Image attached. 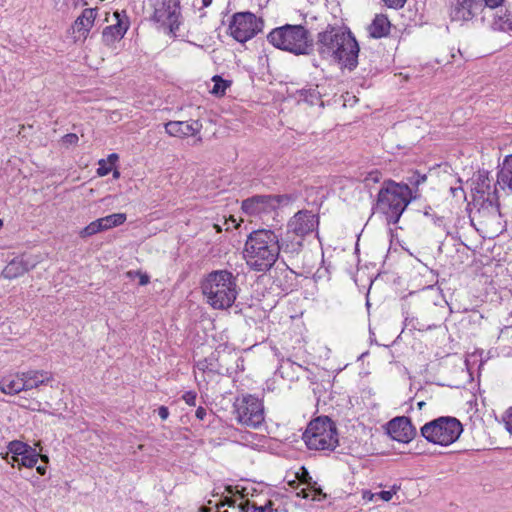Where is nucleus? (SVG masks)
<instances>
[{
  "label": "nucleus",
  "mask_w": 512,
  "mask_h": 512,
  "mask_svg": "<svg viewBox=\"0 0 512 512\" xmlns=\"http://www.w3.org/2000/svg\"><path fill=\"white\" fill-rule=\"evenodd\" d=\"M29 270L27 263L19 257L12 259L3 269L2 276L6 279H15Z\"/></svg>",
  "instance_id": "a878e982"
},
{
  "label": "nucleus",
  "mask_w": 512,
  "mask_h": 512,
  "mask_svg": "<svg viewBox=\"0 0 512 512\" xmlns=\"http://www.w3.org/2000/svg\"><path fill=\"white\" fill-rule=\"evenodd\" d=\"M484 12L480 0H452L450 17L452 21H470Z\"/></svg>",
  "instance_id": "4468645a"
},
{
  "label": "nucleus",
  "mask_w": 512,
  "mask_h": 512,
  "mask_svg": "<svg viewBox=\"0 0 512 512\" xmlns=\"http://www.w3.org/2000/svg\"><path fill=\"white\" fill-rule=\"evenodd\" d=\"M21 372L4 376L0 379V390L4 394L16 395L23 391Z\"/></svg>",
  "instance_id": "5701e85b"
},
{
  "label": "nucleus",
  "mask_w": 512,
  "mask_h": 512,
  "mask_svg": "<svg viewBox=\"0 0 512 512\" xmlns=\"http://www.w3.org/2000/svg\"><path fill=\"white\" fill-rule=\"evenodd\" d=\"M272 285L282 293L288 294L298 288V274L290 269L283 261V266H277L272 274Z\"/></svg>",
  "instance_id": "f3484780"
},
{
  "label": "nucleus",
  "mask_w": 512,
  "mask_h": 512,
  "mask_svg": "<svg viewBox=\"0 0 512 512\" xmlns=\"http://www.w3.org/2000/svg\"><path fill=\"white\" fill-rule=\"evenodd\" d=\"M430 211H431V208H429L428 210H426V211L424 212L425 216H430Z\"/></svg>",
  "instance_id": "bf43d9fd"
},
{
  "label": "nucleus",
  "mask_w": 512,
  "mask_h": 512,
  "mask_svg": "<svg viewBox=\"0 0 512 512\" xmlns=\"http://www.w3.org/2000/svg\"><path fill=\"white\" fill-rule=\"evenodd\" d=\"M286 199L285 195H255L242 202V210L249 215H258L276 209Z\"/></svg>",
  "instance_id": "f8f14e48"
},
{
  "label": "nucleus",
  "mask_w": 512,
  "mask_h": 512,
  "mask_svg": "<svg viewBox=\"0 0 512 512\" xmlns=\"http://www.w3.org/2000/svg\"><path fill=\"white\" fill-rule=\"evenodd\" d=\"M23 391L37 389L53 381V375L49 371L30 369L21 372Z\"/></svg>",
  "instance_id": "a211bd4d"
},
{
  "label": "nucleus",
  "mask_w": 512,
  "mask_h": 512,
  "mask_svg": "<svg viewBox=\"0 0 512 512\" xmlns=\"http://www.w3.org/2000/svg\"><path fill=\"white\" fill-rule=\"evenodd\" d=\"M301 96L303 97L304 101L308 102L311 105H315L321 98L322 94L319 91V86H309L306 88H303L301 90Z\"/></svg>",
  "instance_id": "7c9ffc66"
},
{
  "label": "nucleus",
  "mask_w": 512,
  "mask_h": 512,
  "mask_svg": "<svg viewBox=\"0 0 512 512\" xmlns=\"http://www.w3.org/2000/svg\"><path fill=\"white\" fill-rule=\"evenodd\" d=\"M207 415V411L204 407L202 406H199L197 409H196V412H195V416L197 417V419L199 420H204V418L206 417Z\"/></svg>",
  "instance_id": "8fccbe9b"
},
{
  "label": "nucleus",
  "mask_w": 512,
  "mask_h": 512,
  "mask_svg": "<svg viewBox=\"0 0 512 512\" xmlns=\"http://www.w3.org/2000/svg\"><path fill=\"white\" fill-rule=\"evenodd\" d=\"M3 226V222L2 220L0 219V228Z\"/></svg>",
  "instance_id": "680f3d73"
},
{
  "label": "nucleus",
  "mask_w": 512,
  "mask_h": 512,
  "mask_svg": "<svg viewBox=\"0 0 512 512\" xmlns=\"http://www.w3.org/2000/svg\"><path fill=\"white\" fill-rule=\"evenodd\" d=\"M382 172L378 169L371 170L366 173L363 182L366 186H369L371 184L379 183L382 179Z\"/></svg>",
  "instance_id": "4c0bfd02"
},
{
  "label": "nucleus",
  "mask_w": 512,
  "mask_h": 512,
  "mask_svg": "<svg viewBox=\"0 0 512 512\" xmlns=\"http://www.w3.org/2000/svg\"><path fill=\"white\" fill-rule=\"evenodd\" d=\"M102 231H105V229H104L101 219L99 218V219H96L95 221H92L90 224H88L86 227H84L80 231V236L82 238H87V237L93 236Z\"/></svg>",
  "instance_id": "473e14b6"
},
{
  "label": "nucleus",
  "mask_w": 512,
  "mask_h": 512,
  "mask_svg": "<svg viewBox=\"0 0 512 512\" xmlns=\"http://www.w3.org/2000/svg\"><path fill=\"white\" fill-rule=\"evenodd\" d=\"M196 397L197 394L194 391H187L183 394L182 399L185 401L186 404L190 406L196 405Z\"/></svg>",
  "instance_id": "37998d69"
},
{
  "label": "nucleus",
  "mask_w": 512,
  "mask_h": 512,
  "mask_svg": "<svg viewBox=\"0 0 512 512\" xmlns=\"http://www.w3.org/2000/svg\"><path fill=\"white\" fill-rule=\"evenodd\" d=\"M2 440H3V436H2V435H0V442H1Z\"/></svg>",
  "instance_id": "e2e57ef3"
},
{
  "label": "nucleus",
  "mask_w": 512,
  "mask_h": 512,
  "mask_svg": "<svg viewBox=\"0 0 512 512\" xmlns=\"http://www.w3.org/2000/svg\"><path fill=\"white\" fill-rule=\"evenodd\" d=\"M316 50L322 59L332 61L350 71L358 65V42L345 27L328 25L324 31L319 32Z\"/></svg>",
  "instance_id": "f257e3e1"
},
{
  "label": "nucleus",
  "mask_w": 512,
  "mask_h": 512,
  "mask_svg": "<svg viewBox=\"0 0 512 512\" xmlns=\"http://www.w3.org/2000/svg\"><path fill=\"white\" fill-rule=\"evenodd\" d=\"M229 507L237 509L238 512H272L271 503L266 505L256 506L248 499L240 497L238 499H230L227 501Z\"/></svg>",
  "instance_id": "b1692460"
},
{
  "label": "nucleus",
  "mask_w": 512,
  "mask_h": 512,
  "mask_svg": "<svg viewBox=\"0 0 512 512\" xmlns=\"http://www.w3.org/2000/svg\"><path fill=\"white\" fill-rule=\"evenodd\" d=\"M412 189L408 184L387 179L378 191L374 210L383 215L388 224H397L412 201Z\"/></svg>",
  "instance_id": "7ed1b4c3"
},
{
  "label": "nucleus",
  "mask_w": 512,
  "mask_h": 512,
  "mask_svg": "<svg viewBox=\"0 0 512 512\" xmlns=\"http://www.w3.org/2000/svg\"><path fill=\"white\" fill-rule=\"evenodd\" d=\"M158 415L162 420H166L169 416V410L166 406H160L158 408Z\"/></svg>",
  "instance_id": "09e8293b"
},
{
  "label": "nucleus",
  "mask_w": 512,
  "mask_h": 512,
  "mask_svg": "<svg viewBox=\"0 0 512 512\" xmlns=\"http://www.w3.org/2000/svg\"><path fill=\"white\" fill-rule=\"evenodd\" d=\"M482 3V9H496L503 5L505 0H480Z\"/></svg>",
  "instance_id": "79ce46f5"
},
{
  "label": "nucleus",
  "mask_w": 512,
  "mask_h": 512,
  "mask_svg": "<svg viewBox=\"0 0 512 512\" xmlns=\"http://www.w3.org/2000/svg\"><path fill=\"white\" fill-rule=\"evenodd\" d=\"M298 495L306 499L311 498L313 501H321L326 497L322 489L316 486V483H313L308 489H302Z\"/></svg>",
  "instance_id": "2f4dec72"
},
{
  "label": "nucleus",
  "mask_w": 512,
  "mask_h": 512,
  "mask_svg": "<svg viewBox=\"0 0 512 512\" xmlns=\"http://www.w3.org/2000/svg\"><path fill=\"white\" fill-rule=\"evenodd\" d=\"M404 327L410 330L427 331L436 328V325H426L415 317H405Z\"/></svg>",
  "instance_id": "72a5a7b5"
},
{
  "label": "nucleus",
  "mask_w": 512,
  "mask_h": 512,
  "mask_svg": "<svg viewBox=\"0 0 512 512\" xmlns=\"http://www.w3.org/2000/svg\"><path fill=\"white\" fill-rule=\"evenodd\" d=\"M302 240L298 237H291V234L286 232V236L283 238L279 237V254L282 252L283 255L293 257L301 251Z\"/></svg>",
  "instance_id": "393cba45"
},
{
  "label": "nucleus",
  "mask_w": 512,
  "mask_h": 512,
  "mask_svg": "<svg viewBox=\"0 0 512 512\" xmlns=\"http://www.w3.org/2000/svg\"><path fill=\"white\" fill-rule=\"evenodd\" d=\"M407 0H383L385 5L389 8L400 9L402 8Z\"/></svg>",
  "instance_id": "c03bdc74"
},
{
  "label": "nucleus",
  "mask_w": 512,
  "mask_h": 512,
  "mask_svg": "<svg viewBox=\"0 0 512 512\" xmlns=\"http://www.w3.org/2000/svg\"><path fill=\"white\" fill-rule=\"evenodd\" d=\"M474 202L478 206V214L482 218L497 220L500 217V206L496 188H491L485 179L475 188Z\"/></svg>",
  "instance_id": "9b49d317"
},
{
  "label": "nucleus",
  "mask_w": 512,
  "mask_h": 512,
  "mask_svg": "<svg viewBox=\"0 0 512 512\" xmlns=\"http://www.w3.org/2000/svg\"><path fill=\"white\" fill-rule=\"evenodd\" d=\"M243 258L253 271L270 270L279 258V235L270 229L252 231L245 241Z\"/></svg>",
  "instance_id": "f03ea898"
},
{
  "label": "nucleus",
  "mask_w": 512,
  "mask_h": 512,
  "mask_svg": "<svg viewBox=\"0 0 512 512\" xmlns=\"http://www.w3.org/2000/svg\"><path fill=\"white\" fill-rule=\"evenodd\" d=\"M462 432L461 422L451 416L436 418L421 428V434L428 442L440 446H449L454 443Z\"/></svg>",
  "instance_id": "0eeeda50"
},
{
  "label": "nucleus",
  "mask_w": 512,
  "mask_h": 512,
  "mask_svg": "<svg viewBox=\"0 0 512 512\" xmlns=\"http://www.w3.org/2000/svg\"><path fill=\"white\" fill-rule=\"evenodd\" d=\"M113 177L114 178H119L120 177V172L118 170H114L113 171Z\"/></svg>",
  "instance_id": "4d7b16f0"
},
{
  "label": "nucleus",
  "mask_w": 512,
  "mask_h": 512,
  "mask_svg": "<svg viewBox=\"0 0 512 512\" xmlns=\"http://www.w3.org/2000/svg\"><path fill=\"white\" fill-rule=\"evenodd\" d=\"M63 143L67 145H75L77 144L79 138L75 133H68L62 138Z\"/></svg>",
  "instance_id": "a18cd8bd"
},
{
  "label": "nucleus",
  "mask_w": 512,
  "mask_h": 512,
  "mask_svg": "<svg viewBox=\"0 0 512 512\" xmlns=\"http://www.w3.org/2000/svg\"><path fill=\"white\" fill-rule=\"evenodd\" d=\"M267 40L274 47L294 55H308L313 50V40L309 31L302 25L286 24L274 28Z\"/></svg>",
  "instance_id": "39448f33"
},
{
  "label": "nucleus",
  "mask_w": 512,
  "mask_h": 512,
  "mask_svg": "<svg viewBox=\"0 0 512 512\" xmlns=\"http://www.w3.org/2000/svg\"><path fill=\"white\" fill-rule=\"evenodd\" d=\"M387 431L392 439L402 443L410 442L417 433L410 418L406 416H398L390 420Z\"/></svg>",
  "instance_id": "dca6fc26"
},
{
  "label": "nucleus",
  "mask_w": 512,
  "mask_h": 512,
  "mask_svg": "<svg viewBox=\"0 0 512 512\" xmlns=\"http://www.w3.org/2000/svg\"><path fill=\"white\" fill-rule=\"evenodd\" d=\"M36 470L42 476L46 474V466H37Z\"/></svg>",
  "instance_id": "5fc2aeb1"
},
{
  "label": "nucleus",
  "mask_w": 512,
  "mask_h": 512,
  "mask_svg": "<svg viewBox=\"0 0 512 512\" xmlns=\"http://www.w3.org/2000/svg\"><path fill=\"white\" fill-rule=\"evenodd\" d=\"M28 450H30V451L29 452L27 451V452H25V454L23 453L19 456V461L16 462L18 464V466H23L26 468H32V467L36 466L40 455L36 451V449L31 446L28 448ZM41 459H42V461H44L46 463L48 462V457L46 455H41Z\"/></svg>",
  "instance_id": "c85d7f7f"
},
{
  "label": "nucleus",
  "mask_w": 512,
  "mask_h": 512,
  "mask_svg": "<svg viewBox=\"0 0 512 512\" xmlns=\"http://www.w3.org/2000/svg\"><path fill=\"white\" fill-rule=\"evenodd\" d=\"M263 27V21L255 14L245 11L232 16L229 24V34L238 42L244 43L256 36Z\"/></svg>",
  "instance_id": "9d476101"
},
{
  "label": "nucleus",
  "mask_w": 512,
  "mask_h": 512,
  "mask_svg": "<svg viewBox=\"0 0 512 512\" xmlns=\"http://www.w3.org/2000/svg\"><path fill=\"white\" fill-rule=\"evenodd\" d=\"M318 226V218L310 211L297 212L288 222L287 232L295 237L303 239L312 233Z\"/></svg>",
  "instance_id": "ddd939ff"
},
{
  "label": "nucleus",
  "mask_w": 512,
  "mask_h": 512,
  "mask_svg": "<svg viewBox=\"0 0 512 512\" xmlns=\"http://www.w3.org/2000/svg\"><path fill=\"white\" fill-rule=\"evenodd\" d=\"M105 230L122 225L126 221L125 213H114L100 218Z\"/></svg>",
  "instance_id": "c756f323"
},
{
  "label": "nucleus",
  "mask_w": 512,
  "mask_h": 512,
  "mask_svg": "<svg viewBox=\"0 0 512 512\" xmlns=\"http://www.w3.org/2000/svg\"><path fill=\"white\" fill-rule=\"evenodd\" d=\"M505 429L512 436V407H509L502 416Z\"/></svg>",
  "instance_id": "58836bf2"
},
{
  "label": "nucleus",
  "mask_w": 512,
  "mask_h": 512,
  "mask_svg": "<svg viewBox=\"0 0 512 512\" xmlns=\"http://www.w3.org/2000/svg\"><path fill=\"white\" fill-rule=\"evenodd\" d=\"M451 194L453 197H460L464 195V190L461 186L459 187H451L450 188Z\"/></svg>",
  "instance_id": "3c124183"
},
{
  "label": "nucleus",
  "mask_w": 512,
  "mask_h": 512,
  "mask_svg": "<svg viewBox=\"0 0 512 512\" xmlns=\"http://www.w3.org/2000/svg\"><path fill=\"white\" fill-rule=\"evenodd\" d=\"M398 489L399 487L394 485L391 490L376 492L377 500L390 501Z\"/></svg>",
  "instance_id": "ea45409f"
},
{
  "label": "nucleus",
  "mask_w": 512,
  "mask_h": 512,
  "mask_svg": "<svg viewBox=\"0 0 512 512\" xmlns=\"http://www.w3.org/2000/svg\"><path fill=\"white\" fill-rule=\"evenodd\" d=\"M97 15L96 9L86 8L82 11L81 15L75 20L73 28L74 31L80 33L84 38L87 37L89 31L94 25Z\"/></svg>",
  "instance_id": "412c9836"
},
{
  "label": "nucleus",
  "mask_w": 512,
  "mask_h": 512,
  "mask_svg": "<svg viewBox=\"0 0 512 512\" xmlns=\"http://www.w3.org/2000/svg\"><path fill=\"white\" fill-rule=\"evenodd\" d=\"M118 160V155L115 153H112L108 156V162L112 166L116 161Z\"/></svg>",
  "instance_id": "864d4df0"
},
{
  "label": "nucleus",
  "mask_w": 512,
  "mask_h": 512,
  "mask_svg": "<svg viewBox=\"0 0 512 512\" xmlns=\"http://www.w3.org/2000/svg\"><path fill=\"white\" fill-rule=\"evenodd\" d=\"M214 83L211 93L217 96H222L225 94L226 89L230 86V81L224 80L221 76L215 75L212 78Z\"/></svg>",
  "instance_id": "f704fd0d"
},
{
  "label": "nucleus",
  "mask_w": 512,
  "mask_h": 512,
  "mask_svg": "<svg viewBox=\"0 0 512 512\" xmlns=\"http://www.w3.org/2000/svg\"><path fill=\"white\" fill-rule=\"evenodd\" d=\"M138 275H139V284L141 286H145L149 283L150 281V278L147 274H143V273H140L138 272Z\"/></svg>",
  "instance_id": "603ef678"
},
{
  "label": "nucleus",
  "mask_w": 512,
  "mask_h": 512,
  "mask_svg": "<svg viewBox=\"0 0 512 512\" xmlns=\"http://www.w3.org/2000/svg\"><path fill=\"white\" fill-rule=\"evenodd\" d=\"M202 125L197 120L169 121L165 124V130L170 136L187 137L200 132Z\"/></svg>",
  "instance_id": "6ab92c4d"
},
{
  "label": "nucleus",
  "mask_w": 512,
  "mask_h": 512,
  "mask_svg": "<svg viewBox=\"0 0 512 512\" xmlns=\"http://www.w3.org/2000/svg\"><path fill=\"white\" fill-rule=\"evenodd\" d=\"M180 3V0H156L153 4L151 19L163 28H167L171 35H176L181 24Z\"/></svg>",
  "instance_id": "1a4fd4ad"
},
{
  "label": "nucleus",
  "mask_w": 512,
  "mask_h": 512,
  "mask_svg": "<svg viewBox=\"0 0 512 512\" xmlns=\"http://www.w3.org/2000/svg\"><path fill=\"white\" fill-rule=\"evenodd\" d=\"M204 512H210V510L208 509L207 511H204Z\"/></svg>",
  "instance_id": "0e129e2a"
},
{
  "label": "nucleus",
  "mask_w": 512,
  "mask_h": 512,
  "mask_svg": "<svg viewBox=\"0 0 512 512\" xmlns=\"http://www.w3.org/2000/svg\"><path fill=\"white\" fill-rule=\"evenodd\" d=\"M302 469H303L305 475L308 476V471H306L304 468H302Z\"/></svg>",
  "instance_id": "052dcab7"
},
{
  "label": "nucleus",
  "mask_w": 512,
  "mask_h": 512,
  "mask_svg": "<svg viewBox=\"0 0 512 512\" xmlns=\"http://www.w3.org/2000/svg\"><path fill=\"white\" fill-rule=\"evenodd\" d=\"M201 289L211 307L224 310L230 308L237 298V277L228 270H215L204 278Z\"/></svg>",
  "instance_id": "20e7f679"
},
{
  "label": "nucleus",
  "mask_w": 512,
  "mask_h": 512,
  "mask_svg": "<svg viewBox=\"0 0 512 512\" xmlns=\"http://www.w3.org/2000/svg\"><path fill=\"white\" fill-rule=\"evenodd\" d=\"M29 447L30 445L20 440L10 441L6 446V450L0 449V457L6 461V463L14 466L15 462L19 461V456L21 454H25V452L30 451L28 450Z\"/></svg>",
  "instance_id": "aec40b11"
},
{
  "label": "nucleus",
  "mask_w": 512,
  "mask_h": 512,
  "mask_svg": "<svg viewBox=\"0 0 512 512\" xmlns=\"http://www.w3.org/2000/svg\"><path fill=\"white\" fill-rule=\"evenodd\" d=\"M114 23L105 27L102 32L103 42L107 45L121 40L130 27V20L126 11H115L113 13Z\"/></svg>",
  "instance_id": "2eb2a0df"
},
{
  "label": "nucleus",
  "mask_w": 512,
  "mask_h": 512,
  "mask_svg": "<svg viewBox=\"0 0 512 512\" xmlns=\"http://www.w3.org/2000/svg\"><path fill=\"white\" fill-rule=\"evenodd\" d=\"M224 512H228V510L224 511Z\"/></svg>",
  "instance_id": "69168bd1"
},
{
  "label": "nucleus",
  "mask_w": 512,
  "mask_h": 512,
  "mask_svg": "<svg viewBox=\"0 0 512 512\" xmlns=\"http://www.w3.org/2000/svg\"><path fill=\"white\" fill-rule=\"evenodd\" d=\"M390 22L384 15H376L369 27V33L373 38H382L389 33Z\"/></svg>",
  "instance_id": "bb28decb"
},
{
  "label": "nucleus",
  "mask_w": 512,
  "mask_h": 512,
  "mask_svg": "<svg viewBox=\"0 0 512 512\" xmlns=\"http://www.w3.org/2000/svg\"><path fill=\"white\" fill-rule=\"evenodd\" d=\"M237 421L249 428L257 429L265 419L264 405L261 399L254 395H244L235 402Z\"/></svg>",
  "instance_id": "6e6552de"
},
{
  "label": "nucleus",
  "mask_w": 512,
  "mask_h": 512,
  "mask_svg": "<svg viewBox=\"0 0 512 512\" xmlns=\"http://www.w3.org/2000/svg\"><path fill=\"white\" fill-rule=\"evenodd\" d=\"M216 357L212 354L208 358L197 362V368L203 372L220 373L216 365Z\"/></svg>",
  "instance_id": "c9c22d12"
},
{
  "label": "nucleus",
  "mask_w": 512,
  "mask_h": 512,
  "mask_svg": "<svg viewBox=\"0 0 512 512\" xmlns=\"http://www.w3.org/2000/svg\"><path fill=\"white\" fill-rule=\"evenodd\" d=\"M405 179V184H408V187L413 186L417 188L419 185H421L427 180V176L426 174H421L418 171H411L410 173H408ZM402 183L404 184V182Z\"/></svg>",
  "instance_id": "e433bc0d"
},
{
  "label": "nucleus",
  "mask_w": 512,
  "mask_h": 512,
  "mask_svg": "<svg viewBox=\"0 0 512 512\" xmlns=\"http://www.w3.org/2000/svg\"><path fill=\"white\" fill-rule=\"evenodd\" d=\"M497 184L512 193V154L507 155L497 173Z\"/></svg>",
  "instance_id": "4be33fe9"
},
{
  "label": "nucleus",
  "mask_w": 512,
  "mask_h": 512,
  "mask_svg": "<svg viewBox=\"0 0 512 512\" xmlns=\"http://www.w3.org/2000/svg\"><path fill=\"white\" fill-rule=\"evenodd\" d=\"M417 405H418L419 409H422V407L425 405V402L424 401H420V402H418Z\"/></svg>",
  "instance_id": "13d9d810"
},
{
  "label": "nucleus",
  "mask_w": 512,
  "mask_h": 512,
  "mask_svg": "<svg viewBox=\"0 0 512 512\" xmlns=\"http://www.w3.org/2000/svg\"><path fill=\"white\" fill-rule=\"evenodd\" d=\"M503 23L506 25L507 29L512 31V12L506 11L504 16L502 17Z\"/></svg>",
  "instance_id": "49530a36"
},
{
  "label": "nucleus",
  "mask_w": 512,
  "mask_h": 512,
  "mask_svg": "<svg viewBox=\"0 0 512 512\" xmlns=\"http://www.w3.org/2000/svg\"><path fill=\"white\" fill-rule=\"evenodd\" d=\"M298 370L306 371L303 366L291 361L290 359H286L281 361L277 372L281 375V377L289 378L292 380L294 378H299Z\"/></svg>",
  "instance_id": "cd10ccee"
},
{
  "label": "nucleus",
  "mask_w": 512,
  "mask_h": 512,
  "mask_svg": "<svg viewBox=\"0 0 512 512\" xmlns=\"http://www.w3.org/2000/svg\"><path fill=\"white\" fill-rule=\"evenodd\" d=\"M213 0H201L202 8L209 7L212 4Z\"/></svg>",
  "instance_id": "6e6d98bb"
},
{
  "label": "nucleus",
  "mask_w": 512,
  "mask_h": 512,
  "mask_svg": "<svg viewBox=\"0 0 512 512\" xmlns=\"http://www.w3.org/2000/svg\"><path fill=\"white\" fill-rule=\"evenodd\" d=\"M98 165L99 167L97 168V174L99 176H106L112 170V166L110 164L108 165L107 161L104 159L99 160Z\"/></svg>",
  "instance_id": "a19ab883"
},
{
  "label": "nucleus",
  "mask_w": 512,
  "mask_h": 512,
  "mask_svg": "<svg viewBox=\"0 0 512 512\" xmlns=\"http://www.w3.org/2000/svg\"><path fill=\"white\" fill-rule=\"evenodd\" d=\"M302 438L310 450L333 451L338 446L336 426L328 417H317L312 420Z\"/></svg>",
  "instance_id": "423d86ee"
},
{
  "label": "nucleus",
  "mask_w": 512,
  "mask_h": 512,
  "mask_svg": "<svg viewBox=\"0 0 512 512\" xmlns=\"http://www.w3.org/2000/svg\"><path fill=\"white\" fill-rule=\"evenodd\" d=\"M363 500L367 502L377 501L376 493H373L369 490H364L362 493Z\"/></svg>",
  "instance_id": "de8ad7c7"
}]
</instances>
